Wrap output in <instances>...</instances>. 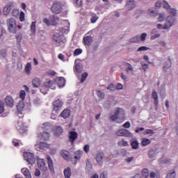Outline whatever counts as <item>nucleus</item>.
I'll list each match as a JSON object with an SVG mask.
<instances>
[{
    "instance_id": "obj_46",
    "label": "nucleus",
    "mask_w": 178,
    "mask_h": 178,
    "mask_svg": "<svg viewBox=\"0 0 178 178\" xmlns=\"http://www.w3.org/2000/svg\"><path fill=\"white\" fill-rule=\"evenodd\" d=\"M142 173H143V177L147 178V177H148V176H149V174L148 173V169H147V168L143 170Z\"/></svg>"
},
{
    "instance_id": "obj_8",
    "label": "nucleus",
    "mask_w": 178,
    "mask_h": 178,
    "mask_svg": "<svg viewBox=\"0 0 178 178\" xmlns=\"http://www.w3.org/2000/svg\"><path fill=\"white\" fill-rule=\"evenodd\" d=\"M37 162L38 166L40 170H43V172H47V170H48V168L47 167L44 159H38Z\"/></svg>"
},
{
    "instance_id": "obj_23",
    "label": "nucleus",
    "mask_w": 178,
    "mask_h": 178,
    "mask_svg": "<svg viewBox=\"0 0 178 178\" xmlns=\"http://www.w3.org/2000/svg\"><path fill=\"white\" fill-rule=\"evenodd\" d=\"M147 155L150 159H152V158H155V155H156V148H151L149 150Z\"/></svg>"
},
{
    "instance_id": "obj_41",
    "label": "nucleus",
    "mask_w": 178,
    "mask_h": 178,
    "mask_svg": "<svg viewBox=\"0 0 178 178\" xmlns=\"http://www.w3.org/2000/svg\"><path fill=\"white\" fill-rule=\"evenodd\" d=\"M127 65H128L127 67L126 68V72L127 73V74H129V73H130V72H133V66L131 65L130 63H127Z\"/></svg>"
},
{
    "instance_id": "obj_6",
    "label": "nucleus",
    "mask_w": 178,
    "mask_h": 178,
    "mask_svg": "<svg viewBox=\"0 0 178 178\" xmlns=\"http://www.w3.org/2000/svg\"><path fill=\"white\" fill-rule=\"evenodd\" d=\"M118 118L123 119L124 118V111L122 108H117L115 112V115H112V120L115 122Z\"/></svg>"
},
{
    "instance_id": "obj_48",
    "label": "nucleus",
    "mask_w": 178,
    "mask_h": 178,
    "mask_svg": "<svg viewBox=\"0 0 178 178\" xmlns=\"http://www.w3.org/2000/svg\"><path fill=\"white\" fill-rule=\"evenodd\" d=\"M148 49H149V47H147L145 46H142L140 47H139L138 49H137V51L138 52H141V51H148Z\"/></svg>"
},
{
    "instance_id": "obj_31",
    "label": "nucleus",
    "mask_w": 178,
    "mask_h": 178,
    "mask_svg": "<svg viewBox=\"0 0 178 178\" xmlns=\"http://www.w3.org/2000/svg\"><path fill=\"white\" fill-rule=\"evenodd\" d=\"M41 140H43V141H47V140H49V133L43 132L42 134H41Z\"/></svg>"
},
{
    "instance_id": "obj_3",
    "label": "nucleus",
    "mask_w": 178,
    "mask_h": 178,
    "mask_svg": "<svg viewBox=\"0 0 178 178\" xmlns=\"http://www.w3.org/2000/svg\"><path fill=\"white\" fill-rule=\"evenodd\" d=\"M43 22L47 24V26H56V24H58V22H59V18L55 15H51L49 17V19L44 18Z\"/></svg>"
},
{
    "instance_id": "obj_55",
    "label": "nucleus",
    "mask_w": 178,
    "mask_h": 178,
    "mask_svg": "<svg viewBox=\"0 0 178 178\" xmlns=\"http://www.w3.org/2000/svg\"><path fill=\"white\" fill-rule=\"evenodd\" d=\"M122 126L124 129H130L131 124H130V122L127 121Z\"/></svg>"
},
{
    "instance_id": "obj_47",
    "label": "nucleus",
    "mask_w": 178,
    "mask_h": 178,
    "mask_svg": "<svg viewBox=\"0 0 178 178\" xmlns=\"http://www.w3.org/2000/svg\"><path fill=\"white\" fill-rule=\"evenodd\" d=\"M147 33H143L140 36V41H145L147 40Z\"/></svg>"
},
{
    "instance_id": "obj_28",
    "label": "nucleus",
    "mask_w": 178,
    "mask_h": 178,
    "mask_svg": "<svg viewBox=\"0 0 178 178\" xmlns=\"http://www.w3.org/2000/svg\"><path fill=\"white\" fill-rule=\"evenodd\" d=\"M83 154V152L80 150H78L74 153V158L76 161H79L80 158H81V155Z\"/></svg>"
},
{
    "instance_id": "obj_21",
    "label": "nucleus",
    "mask_w": 178,
    "mask_h": 178,
    "mask_svg": "<svg viewBox=\"0 0 178 178\" xmlns=\"http://www.w3.org/2000/svg\"><path fill=\"white\" fill-rule=\"evenodd\" d=\"M166 22L169 24V27H172L173 26V23L176 22V18L175 17L169 15L166 18Z\"/></svg>"
},
{
    "instance_id": "obj_15",
    "label": "nucleus",
    "mask_w": 178,
    "mask_h": 178,
    "mask_svg": "<svg viewBox=\"0 0 178 178\" xmlns=\"http://www.w3.org/2000/svg\"><path fill=\"white\" fill-rule=\"evenodd\" d=\"M77 137H79V135L77 134V132L76 131H70V141L72 142V144H73L74 143V141H76Z\"/></svg>"
},
{
    "instance_id": "obj_40",
    "label": "nucleus",
    "mask_w": 178,
    "mask_h": 178,
    "mask_svg": "<svg viewBox=\"0 0 178 178\" xmlns=\"http://www.w3.org/2000/svg\"><path fill=\"white\" fill-rule=\"evenodd\" d=\"M75 70L76 73H81L83 72V67L80 66V64H76L75 65Z\"/></svg>"
},
{
    "instance_id": "obj_58",
    "label": "nucleus",
    "mask_w": 178,
    "mask_h": 178,
    "mask_svg": "<svg viewBox=\"0 0 178 178\" xmlns=\"http://www.w3.org/2000/svg\"><path fill=\"white\" fill-rule=\"evenodd\" d=\"M0 56L2 58H5V56H6V51L5 49H1L0 51Z\"/></svg>"
},
{
    "instance_id": "obj_5",
    "label": "nucleus",
    "mask_w": 178,
    "mask_h": 178,
    "mask_svg": "<svg viewBox=\"0 0 178 178\" xmlns=\"http://www.w3.org/2000/svg\"><path fill=\"white\" fill-rule=\"evenodd\" d=\"M63 106V102L60 99H57L53 102V111L56 113H59L62 111V107Z\"/></svg>"
},
{
    "instance_id": "obj_10",
    "label": "nucleus",
    "mask_w": 178,
    "mask_h": 178,
    "mask_svg": "<svg viewBox=\"0 0 178 178\" xmlns=\"http://www.w3.org/2000/svg\"><path fill=\"white\" fill-rule=\"evenodd\" d=\"M104 157H105V154H104V152H99L96 154L95 159H96L99 165H102Z\"/></svg>"
},
{
    "instance_id": "obj_16",
    "label": "nucleus",
    "mask_w": 178,
    "mask_h": 178,
    "mask_svg": "<svg viewBox=\"0 0 178 178\" xmlns=\"http://www.w3.org/2000/svg\"><path fill=\"white\" fill-rule=\"evenodd\" d=\"M63 134V129L62 128V127H56L54 129V136H56V137H60V136H62V134Z\"/></svg>"
},
{
    "instance_id": "obj_24",
    "label": "nucleus",
    "mask_w": 178,
    "mask_h": 178,
    "mask_svg": "<svg viewBox=\"0 0 178 178\" xmlns=\"http://www.w3.org/2000/svg\"><path fill=\"white\" fill-rule=\"evenodd\" d=\"M10 10H12V4H8L4 7L3 13L6 16L10 13Z\"/></svg>"
},
{
    "instance_id": "obj_59",
    "label": "nucleus",
    "mask_w": 178,
    "mask_h": 178,
    "mask_svg": "<svg viewBox=\"0 0 178 178\" xmlns=\"http://www.w3.org/2000/svg\"><path fill=\"white\" fill-rule=\"evenodd\" d=\"M159 37H161V34L157 33V34H156L154 35H152L150 37V40H156V38H159Z\"/></svg>"
},
{
    "instance_id": "obj_49",
    "label": "nucleus",
    "mask_w": 178,
    "mask_h": 178,
    "mask_svg": "<svg viewBox=\"0 0 178 178\" xmlns=\"http://www.w3.org/2000/svg\"><path fill=\"white\" fill-rule=\"evenodd\" d=\"M163 8L167 10H169L170 9V6H169V3H168L166 1H163Z\"/></svg>"
},
{
    "instance_id": "obj_2",
    "label": "nucleus",
    "mask_w": 178,
    "mask_h": 178,
    "mask_svg": "<svg viewBox=\"0 0 178 178\" xmlns=\"http://www.w3.org/2000/svg\"><path fill=\"white\" fill-rule=\"evenodd\" d=\"M8 31L10 33H12L13 34H16V32L17 31V26H16V19L13 18H10L8 21Z\"/></svg>"
},
{
    "instance_id": "obj_17",
    "label": "nucleus",
    "mask_w": 178,
    "mask_h": 178,
    "mask_svg": "<svg viewBox=\"0 0 178 178\" xmlns=\"http://www.w3.org/2000/svg\"><path fill=\"white\" fill-rule=\"evenodd\" d=\"M60 155L61 156H63V159H65V161L70 160V153L68 151L62 150L60 152Z\"/></svg>"
},
{
    "instance_id": "obj_44",
    "label": "nucleus",
    "mask_w": 178,
    "mask_h": 178,
    "mask_svg": "<svg viewBox=\"0 0 178 178\" xmlns=\"http://www.w3.org/2000/svg\"><path fill=\"white\" fill-rule=\"evenodd\" d=\"M88 76V73L85 72L82 74L81 79V83H84L86 81V79Z\"/></svg>"
},
{
    "instance_id": "obj_64",
    "label": "nucleus",
    "mask_w": 178,
    "mask_h": 178,
    "mask_svg": "<svg viewBox=\"0 0 178 178\" xmlns=\"http://www.w3.org/2000/svg\"><path fill=\"white\" fill-rule=\"evenodd\" d=\"M150 15L152 16H158V11L157 10H151Z\"/></svg>"
},
{
    "instance_id": "obj_51",
    "label": "nucleus",
    "mask_w": 178,
    "mask_h": 178,
    "mask_svg": "<svg viewBox=\"0 0 178 178\" xmlns=\"http://www.w3.org/2000/svg\"><path fill=\"white\" fill-rule=\"evenodd\" d=\"M19 10H17V9H14L13 10V16L14 17H17V16H19Z\"/></svg>"
},
{
    "instance_id": "obj_36",
    "label": "nucleus",
    "mask_w": 178,
    "mask_h": 178,
    "mask_svg": "<svg viewBox=\"0 0 178 178\" xmlns=\"http://www.w3.org/2000/svg\"><path fill=\"white\" fill-rule=\"evenodd\" d=\"M97 20H98V16L96 14H92L90 18V22L94 24L97 22Z\"/></svg>"
},
{
    "instance_id": "obj_54",
    "label": "nucleus",
    "mask_w": 178,
    "mask_h": 178,
    "mask_svg": "<svg viewBox=\"0 0 178 178\" xmlns=\"http://www.w3.org/2000/svg\"><path fill=\"white\" fill-rule=\"evenodd\" d=\"M140 65H142L143 70H145V72H146V71H147V69L148 68V65H147V64H145V63L144 62H143V61L140 62Z\"/></svg>"
},
{
    "instance_id": "obj_45",
    "label": "nucleus",
    "mask_w": 178,
    "mask_h": 178,
    "mask_svg": "<svg viewBox=\"0 0 178 178\" xmlns=\"http://www.w3.org/2000/svg\"><path fill=\"white\" fill-rule=\"evenodd\" d=\"M24 20H25L24 12L21 11L20 14H19V21L20 22H24Z\"/></svg>"
},
{
    "instance_id": "obj_18",
    "label": "nucleus",
    "mask_w": 178,
    "mask_h": 178,
    "mask_svg": "<svg viewBox=\"0 0 178 178\" xmlns=\"http://www.w3.org/2000/svg\"><path fill=\"white\" fill-rule=\"evenodd\" d=\"M56 83L58 87H65V81L63 77H58L56 79Z\"/></svg>"
},
{
    "instance_id": "obj_12",
    "label": "nucleus",
    "mask_w": 178,
    "mask_h": 178,
    "mask_svg": "<svg viewBox=\"0 0 178 178\" xmlns=\"http://www.w3.org/2000/svg\"><path fill=\"white\" fill-rule=\"evenodd\" d=\"M32 86L33 88H40L41 87V79L38 77L32 79Z\"/></svg>"
},
{
    "instance_id": "obj_20",
    "label": "nucleus",
    "mask_w": 178,
    "mask_h": 178,
    "mask_svg": "<svg viewBox=\"0 0 178 178\" xmlns=\"http://www.w3.org/2000/svg\"><path fill=\"white\" fill-rule=\"evenodd\" d=\"M60 116H61V118H63V119H67V118L70 116V111L68 108L64 109L60 113Z\"/></svg>"
},
{
    "instance_id": "obj_53",
    "label": "nucleus",
    "mask_w": 178,
    "mask_h": 178,
    "mask_svg": "<svg viewBox=\"0 0 178 178\" xmlns=\"http://www.w3.org/2000/svg\"><path fill=\"white\" fill-rule=\"evenodd\" d=\"M83 151H85L86 154H88V152H90V145H85L83 147Z\"/></svg>"
},
{
    "instance_id": "obj_25",
    "label": "nucleus",
    "mask_w": 178,
    "mask_h": 178,
    "mask_svg": "<svg viewBox=\"0 0 178 178\" xmlns=\"http://www.w3.org/2000/svg\"><path fill=\"white\" fill-rule=\"evenodd\" d=\"M23 109H24V102H19L17 105V111L18 113H21V112H23Z\"/></svg>"
},
{
    "instance_id": "obj_39",
    "label": "nucleus",
    "mask_w": 178,
    "mask_h": 178,
    "mask_svg": "<svg viewBox=\"0 0 178 178\" xmlns=\"http://www.w3.org/2000/svg\"><path fill=\"white\" fill-rule=\"evenodd\" d=\"M97 95L99 98H101V99H104V98H105V93L102 92L101 90H97Z\"/></svg>"
},
{
    "instance_id": "obj_32",
    "label": "nucleus",
    "mask_w": 178,
    "mask_h": 178,
    "mask_svg": "<svg viewBox=\"0 0 178 178\" xmlns=\"http://www.w3.org/2000/svg\"><path fill=\"white\" fill-rule=\"evenodd\" d=\"M138 141L137 140H131V146L132 147L133 149H138Z\"/></svg>"
},
{
    "instance_id": "obj_62",
    "label": "nucleus",
    "mask_w": 178,
    "mask_h": 178,
    "mask_svg": "<svg viewBox=\"0 0 178 178\" xmlns=\"http://www.w3.org/2000/svg\"><path fill=\"white\" fill-rule=\"evenodd\" d=\"M158 20L159 22H163V20H165V16H163L162 14H160L158 17Z\"/></svg>"
},
{
    "instance_id": "obj_14",
    "label": "nucleus",
    "mask_w": 178,
    "mask_h": 178,
    "mask_svg": "<svg viewBox=\"0 0 178 178\" xmlns=\"http://www.w3.org/2000/svg\"><path fill=\"white\" fill-rule=\"evenodd\" d=\"M172 67V60L169 58L167 61L165 62L164 66L163 67V71L164 73L168 72V69H170Z\"/></svg>"
},
{
    "instance_id": "obj_13",
    "label": "nucleus",
    "mask_w": 178,
    "mask_h": 178,
    "mask_svg": "<svg viewBox=\"0 0 178 178\" xmlns=\"http://www.w3.org/2000/svg\"><path fill=\"white\" fill-rule=\"evenodd\" d=\"M83 42L87 47H90L92 44V37L91 36H85L83 38Z\"/></svg>"
},
{
    "instance_id": "obj_30",
    "label": "nucleus",
    "mask_w": 178,
    "mask_h": 178,
    "mask_svg": "<svg viewBox=\"0 0 178 178\" xmlns=\"http://www.w3.org/2000/svg\"><path fill=\"white\" fill-rule=\"evenodd\" d=\"M129 42H131V43L140 42V35H137L131 38V39H129Z\"/></svg>"
},
{
    "instance_id": "obj_1",
    "label": "nucleus",
    "mask_w": 178,
    "mask_h": 178,
    "mask_svg": "<svg viewBox=\"0 0 178 178\" xmlns=\"http://www.w3.org/2000/svg\"><path fill=\"white\" fill-rule=\"evenodd\" d=\"M63 10V6L60 1H56L51 6V12L55 15H59Z\"/></svg>"
},
{
    "instance_id": "obj_60",
    "label": "nucleus",
    "mask_w": 178,
    "mask_h": 178,
    "mask_svg": "<svg viewBox=\"0 0 178 178\" xmlns=\"http://www.w3.org/2000/svg\"><path fill=\"white\" fill-rule=\"evenodd\" d=\"M40 175H41V172L38 169H35V176L36 177H40Z\"/></svg>"
},
{
    "instance_id": "obj_56",
    "label": "nucleus",
    "mask_w": 178,
    "mask_h": 178,
    "mask_svg": "<svg viewBox=\"0 0 178 178\" xmlns=\"http://www.w3.org/2000/svg\"><path fill=\"white\" fill-rule=\"evenodd\" d=\"M13 144L14 147H19V145H20V144L19 143V140H17V139H13Z\"/></svg>"
},
{
    "instance_id": "obj_11",
    "label": "nucleus",
    "mask_w": 178,
    "mask_h": 178,
    "mask_svg": "<svg viewBox=\"0 0 178 178\" xmlns=\"http://www.w3.org/2000/svg\"><path fill=\"white\" fill-rule=\"evenodd\" d=\"M127 10H133L136 8V1L134 0H127L126 4Z\"/></svg>"
},
{
    "instance_id": "obj_57",
    "label": "nucleus",
    "mask_w": 178,
    "mask_h": 178,
    "mask_svg": "<svg viewBox=\"0 0 178 178\" xmlns=\"http://www.w3.org/2000/svg\"><path fill=\"white\" fill-rule=\"evenodd\" d=\"M23 38V35L22 33H19L18 35H16V40L20 42L22 41V39Z\"/></svg>"
},
{
    "instance_id": "obj_38",
    "label": "nucleus",
    "mask_w": 178,
    "mask_h": 178,
    "mask_svg": "<svg viewBox=\"0 0 178 178\" xmlns=\"http://www.w3.org/2000/svg\"><path fill=\"white\" fill-rule=\"evenodd\" d=\"M3 112H5V104L0 100V115L3 113Z\"/></svg>"
},
{
    "instance_id": "obj_22",
    "label": "nucleus",
    "mask_w": 178,
    "mask_h": 178,
    "mask_svg": "<svg viewBox=\"0 0 178 178\" xmlns=\"http://www.w3.org/2000/svg\"><path fill=\"white\" fill-rule=\"evenodd\" d=\"M65 178L72 177V169L70 167L65 168L63 171Z\"/></svg>"
},
{
    "instance_id": "obj_19",
    "label": "nucleus",
    "mask_w": 178,
    "mask_h": 178,
    "mask_svg": "<svg viewBox=\"0 0 178 178\" xmlns=\"http://www.w3.org/2000/svg\"><path fill=\"white\" fill-rule=\"evenodd\" d=\"M21 172L26 178H31V172L29 168H22Z\"/></svg>"
},
{
    "instance_id": "obj_26",
    "label": "nucleus",
    "mask_w": 178,
    "mask_h": 178,
    "mask_svg": "<svg viewBox=\"0 0 178 178\" xmlns=\"http://www.w3.org/2000/svg\"><path fill=\"white\" fill-rule=\"evenodd\" d=\"M47 163L49 170H51V172H54V161H52V159H51L50 156L47 157Z\"/></svg>"
},
{
    "instance_id": "obj_4",
    "label": "nucleus",
    "mask_w": 178,
    "mask_h": 178,
    "mask_svg": "<svg viewBox=\"0 0 178 178\" xmlns=\"http://www.w3.org/2000/svg\"><path fill=\"white\" fill-rule=\"evenodd\" d=\"M24 158L29 165H31V166L35 163V157L34 156V154L31 152H24Z\"/></svg>"
},
{
    "instance_id": "obj_33",
    "label": "nucleus",
    "mask_w": 178,
    "mask_h": 178,
    "mask_svg": "<svg viewBox=\"0 0 178 178\" xmlns=\"http://www.w3.org/2000/svg\"><path fill=\"white\" fill-rule=\"evenodd\" d=\"M25 72L27 74H30V73H31V63H26L25 66Z\"/></svg>"
},
{
    "instance_id": "obj_9",
    "label": "nucleus",
    "mask_w": 178,
    "mask_h": 178,
    "mask_svg": "<svg viewBox=\"0 0 178 178\" xmlns=\"http://www.w3.org/2000/svg\"><path fill=\"white\" fill-rule=\"evenodd\" d=\"M5 102L6 105H7V106H9V108H13V106H15V100L11 96H7L5 98Z\"/></svg>"
},
{
    "instance_id": "obj_29",
    "label": "nucleus",
    "mask_w": 178,
    "mask_h": 178,
    "mask_svg": "<svg viewBox=\"0 0 178 178\" xmlns=\"http://www.w3.org/2000/svg\"><path fill=\"white\" fill-rule=\"evenodd\" d=\"M166 178H176V172L173 170L168 171Z\"/></svg>"
},
{
    "instance_id": "obj_37",
    "label": "nucleus",
    "mask_w": 178,
    "mask_h": 178,
    "mask_svg": "<svg viewBox=\"0 0 178 178\" xmlns=\"http://www.w3.org/2000/svg\"><path fill=\"white\" fill-rule=\"evenodd\" d=\"M83 54V50L81 49H76L74 51V56H79V55H81Z\"/></svg>"
},
{
    "instance_id": "obj_43",
    "label": "nucleus",
    "mask_w": 178,
    "mask_h": 178,
    "mask_svg": "<svg viewBox=\"0 0 178 178\" xmlns=\"http://www.w3.org/2000/svg\"><path fill=\"white\" fill-rule=\"evenodd\" d=\"M53 83H54V81L49 80L48 81L44 83V86L47 87L48 88H51L52 87Z\"/></svg>"
},
{
    "instance_id": "obj_42",
    "label": "nucleus",
    "mask_w": 178,
    "mask_h": 178,
    "mask_svg": "<svg viewBox=\"0 0 178 178\" xmlns=\"http://www.w3.org/2000/svg\"><path fill=\"white\" fill-rule=\"evenodd\" d=\"M19 98L24 101V99L26 98V91L24 90H21L19 92Z\"/></svg>"
},
{
    "instance_id": "obj_34",
    "label": "nucleus",
    "mask_w": 178,
    "mask_h": 178,
    "mask_svg": "<svg viewBox=\"0 0 178 178\" xmlns=\"http://www.w3.org/2000/svg\"><path fill=\"white\" fill-rule=\"evenodd\" d=\"M37 22H33L31 23V31L32 33V34H33V35H35V29H36V26H35V24H36Z\"/></svg>"
},
{
    "instance_id": "obj_7",
    "label": "nucleus",
    "mask_w": 178,
    "mask_h": 178,
    "mask_svg": "<svg viewBox=\"0 0 178 178\" xmlns=\"http://www.w3.org/2000/svg\"><path fill=\"white\" fill-rule=\"evenodd\" d=\"M116 134L120 137H133V134L126 129H119Z\"/></svg>"
},
{
    "instance_id": "obj_27",
    "label": "nucleus",
    "mask_w": 178,
    "mask_h": 178,
    "mask_svg": "<svg viewBox=\"0 0 178 178\" xmlns=\"http://www.w3.org/2000/svg\"><path fill=\"white\" fill-rule=\"evenodd\" d=\"M152 95L153 97V99H154L155 106H158V105H159V100L158 99V92L154 91V92H152Z\"/></svg>"
},
{
    "instance_id": "obj_52",
    "label": "nucleus",
    "mask_w": 178,
    "mask_h": 178,
    "mask_svg": "<svg viewBox=\"0 0 178 178\" xmlns=\"http://www.w3.org/2000/svg\"><path fill=\"white\" fill-rule=\"evenodd\" d=\"M39 147L40 149H44V148H47V147H48V145L45 143H40L39 144Z\"/></svg>"
},
{
    "instance_id": "obj_50",
    "label": "nucleus",
    "mask_w": 178,
    "mask_h": 178,
    "mask_svg": "<svg viewBox=\"0 0 178 178\" xmlns=\"http://www.w3.org/2000/svg\"><path fill=\"white\" fill-rule=\"evenodd\" d=\"M168 12L172 15V16H176L177 15V13L176 12V10L175 8H170L168 10Z\"/></svg>"
},
{
    "instance_id": "obj_61",
    "label": "nucleus",
    "mask_w": 178,
    "mask_h": 178,
    "mask_svg": "<svg viewBox=\"0 0 178 178\" xmlns=\"http://www.w3.org/2000/svg\"><path fill=\"white\" fill-rule=\"evenodd\" d=\"M145 133L146 134H151V136H152V134H155V132L154 131V130H152V129H146Z\"/></svg>"
},
{
    "instance_id": "obj_63",
    "label": "nucleus",
    "mask_w": 178,
    "mask_h": 178,
    "mask_svg": "<svg viewBox=\"0 0 178 178\" xmlns=\"http://www.w3.org/2000/svg\"><path fill=\"white\" fill-rule=\"evenodd\" d=\"M115 90H123V86L122 83H118L115 86Z\"/></svg>"
},
{
    "instance_id": "obj_35",
    "label": "nucleus",
    "mask_w": 178,
    "mask_h": 178,
    "mask_svg": "<svg viewBox=\"0 0 178 178\" xmlns=\"http://www.w3.org/2000/svg\"><path fill=\"white\" fill-rule=\"evenodd\" d=\"M149 144H151L149 139L145 138L141 142L142 147H146V145H149Z\"/></svg>"
}]
</instances>
